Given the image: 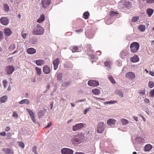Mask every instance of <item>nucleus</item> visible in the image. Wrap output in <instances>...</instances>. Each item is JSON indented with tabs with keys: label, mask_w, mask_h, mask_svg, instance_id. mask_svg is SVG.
Instances as JSON below:
<instances>
[{
	"label": "nucleus",
	"mask_w": 154,
	"mask_h": 154,
	"mask_svg": "<svg viewBox=\"0 0 154 154\" xmlns=\"http://www.w3.org/2000/svg\"><path fill=\"white\" fill-rule=\"evenodd\" d=\"M119 8H122L125 10L129 9L131 8V4L129 0H122L118 3Z\"/></svg>",
	"instance_id": "nucleus-1"
},
{
	"label": "nucleus",
	"mask_w": 154,
	"mask_h": 154,
	"mask_svg": "<svg viewBox=\"0 0 154 154\" xmlns=\"http://www.w3.org/2000/svg\"><path fill=\"white\" fill-rule=\"evenodd\" d=\"M44 32V29L39 24H37L36 27L33 29L32 32L33 34L37 35H43Z\"/></svg>",
	"instance_id": "nucleus-2"
},
{
	"label": "nucleus",
	"mask_w": 154,
	"mask_h": 154,
	"mask_svg": "<svg viewBox=\"0 0 154 154\" xmlns=\"http://www.w3.org/2000/svg\"><path fill=\"white\" fill-rule=\"evenodd\" d=\"M139 44L137 42H133L130 46L131 52L134 53L137 52L139 49Z\"/></svg>",
	"instance_id": "nucleus-3"
},
{
	"label": "nucleus",
	"mask_w": 154,
	"mask_h": 154,
	"mask_svg": "<svg viewBox=\"0 0 154 154\" xmlns=\"http://www.w3.org/2000/svg\"><path fill=\"white\" fill-rule=\"evenodd\" d=\"M105 125L103 122H100L97 125V133L99 134L101 133L104 130Z\"/></svg>",
	"instance_id": "nucleus-4"
},
{
	"label": "nucleus",
	"mask_w": 154,
	"mask_h": 154,
	"mask_svg": "<svg viewBox=\"0 0 154 154\" xmlns=\"http://www.w3.org/2000/svg\"><path fill=\"white\" fill-rule=\"evenodd\" d=\"M84 127V124L83 123L77 124L72 126V130L75 131L79 130Z\"/></svg>",
	"instance_id": "nucleus-5"
},
{
	"label": "nucleus",
	"mask_w": 154,
	"mask_h": 154,
	"mask_svg": "<svg viewBox=\"0 0 154 154\" xmlns=\"http://www.w3.org/2000/svg\"><path fill=\"white\" fill-rule=\"evenodd\" d=\"M83 138V136L81 134H78L74 136L73 140L76 143L81 142Z\"/></svg>",
	"instance_id": "nucleus-6"
},
{
	"label": "nucleus",
	"mask_w": 154,
	"mask_h": 154,
	"mask_svg": "<svg viewBox=\"0 0 154 154\" xmlns=\"http://www.w3.org/2000/svg\"><path fill=\"white\" fill-rule=\"evenodd\" d=\"M15 68L12 66H8L6 67L5 69L7 74L10 75L12 74L14 71Z\"/></svg>",
	"instance_id": "nucleus-7"
},
{
	"label": "nucleus",
	"mask_w": 154,
	"mask_h": 154,
	"mask_svg": "<svg viewBox=\"0 0 154 154\" xmlns=\"http://www.w3.org/2000/svg\"><path fill=\"white\" fill-rule=\"evenodd\" d=\"M61 152L62 154H73V151L70 149L65 148L61 149Z\"/></svg>",
	"instance_id": "nucleus-8"
},
{
	"label": "nucleus",
	"mask_w": 154,
	"mask_h": 154,
	"mask_svg": "<svg viewBox=\"0 0 154 154\" xmlns=\"http://www.w3.org/2000/svg\"><path fill=\"white\" fill-rule=\"evenodd\" d=\"M0 20L1 24L5 26L7 25L9 23V19L5 17H2L0 18Z\"/></svg>",
	"instance_id": "nucleus-9"
},
{
	"label": "nucleus",
	"mask_w": 154,
	"mask_h": 154,
	"mask_svg": "<svg viewBox=\"0 0 154 154\" xmlns=\"http://www.w3.org/2000/svg\"><path fill=\"white\" fill-rule=\"evenodd\" d=\"M88 85L90 86H97L99 85L98 81L95 80H91L88 81Z\"/></svg>",
	"instance_id": "nucleus-10"
},
{
	"label": "nucleus",
	"mask_w": 154,
	"mask_h": 154,
	"mask_svg": "<svg viewBox=\"0 0 154 154\" xmlns=\"http://www.w3.org/2000/svg\"><path fill=\"white\" fill-rule=\"evenodd\" d=\"M51 0H42L41 1L42 4L44 8H47L51 3Z\"/></svg>",
	"instance_id": "nucleus-11"
},
{
	"label": "nucleus",
	"mask_w": 154,
	"mask_h": 154,
	"mask_svg": "<svg viewBox=\"0 0 154 154\" xmlns=\"http://www.w3.org/2000/svg\"><path fill=\"white\" fill-rule=\"evenodd\" d=\"M104 64L106 69L109 70L111 69V67L112 64V62L111 61H106L104 62Z\"/></svg>",
	"instance_id": "nucleus-12"
},
{
	"label": "nucleus",
	"mask_w": 154,
	"mask_h": 154,
	"mask_svg": "<svg viewBox=\"0 0 154 154\" xmlns=\"http://www.w3.org/2000/svg\"><path fill=\"white\" fill-rule=\"evenodd\" d=\"M60 62V60L58 58L56 59L53 61V64L54 70H56L57 69Z\"/></svg>",
	"instance_id": "nucleus-13"
},
{
	"label": "nucleus",
	"mask_w": 154,
	"mask_h": 154,
	"mask_svg": "<svg viewBox=\"0 0 154 154\" xmlns=\"http://www.w3.org/2000/svg\"><path fill=\"white\" fill-rule=\"evenodd\" d=\"M114 20V19L112 17H106L105 19V22L107 25L111 24Z\"/></svg>",
	"instance_id": "nucleus-14"
},
{
	"label": "nucleus",
	"mask_w": 154,
	"mask_h": 154,
	"mask_svg": "<svg viewBox=\"0 0 154 154\" xmlns=\"http://www.w3.org/2000/svg\"><path fill=\"white\" fill-rule=\"evenodd\" d=\"M5 35L7 36H10L12 33V32L9 28H5L4 30Z\"/></svg>",
	"instance_id": "nucleus-15"
},
{
	"label": "nucleus",
	"mask_w": 154,
	"mask_h": 154,
	"mask_svg": "<svg viewBox=\"0 0 154 154\" xmlns=\"http://www.w3.org/2000/svg\"><path fill=\"white\" fill-rule=\"evenodd\" d=\"M126 76L131 79H133L135 77V75L134 73L132 72H129L126 73Z\"/></svg>",
	"instance_id": "nucleus-16"
},
{
	"label": "nucleus",
	"mask_w": 154,
	"mask_h": 154,
	"mask_svg": "<svg viewBox=\"0 0 154 154\" xmlns=\"http://www.w3.org/2000/svg\"><path fill=\"white\" fill-rule=\"evenodd\" d=\"M3 150L5 154H13L14 153L13 149L11 148H4Z\"/></svg>",
	"instance_id": "nucleus-17"
},
{
	"label": "nucleus",
	"mask_w": 154,
	"mask_h": 154,
	"mask_svg": "<svg viewBox=\"0 0 154 154\" xmlns=\"http://www.w3.org/2000/svg\"><path fill=\"white\" fill-rule=\"evenodd\" d=\"M145 140L143 138H142L140 137H136L135 139V142L137 144L143 143L144 142Z\"/></svg>",
	"instance_id": "nucleus-18"
},
{
	"label": "nucleus",
	"mask_w": 154,
	"mask_h": 154,
	"mask_svg": "<svg viewBox=\"0 0 154 154\" xmlns=\"http://www.w3.org/2000/svg\"><path fill=\"white\" fill-rule=\"evenodd\" d=\"M43 71L45 74H48L50 73V69L48 66L45 65L43 67Z\"/></svg>",
	"instance_id": "nucleus-19"
},
{
	"label": "nucleus",
	"mask_w": 154,
	"mask_h": 154,
	"mask_svg": "<svg viewBox=\"0 0 154 154\" xmlns=\"http://www.w3.org/2000/svg\"><path fill=\"white\" fill-rule=\"evenodd\" d=\"M27 52L28 54H32L35 53L36 52V51L34 48H30L27 49Z\"/></svg>",
	"instance_id": "nucleus-20"
},
{
	"label": "nucleus",
	"mask_w": 154,
	"mask_h": 154,
	"mask_svg": "<svg viewBox=\"0 0 154 154\" xmlns=\"http://www.w3.org/2000/svg\"><path fill=\"white\" fill-rule=\"evenodd\" d=\"M131 62L133 63H136L139 60V58L137 55H134L131 58Z\"/></svg>",
	"instance_id": "nucleus-21"
},
{
	"label": "nucleus",
	"mask_w": 154,
	"mask_h": 154,
	"mask_svg": "<svg viewBox=\"0 0 154 154\" xmlns=\"http://www.w3.org/2000/svg\"><path fill=\"white\" fill-rule=\"evenodd\" d=\"M152 147V146L149 144L146 145L144 147V149L145 151H149L151 150Z\"/></svg>",
	"instance_id": "nucleus-22"
},
{
	"label": "nucleus",
	"mask_w": 154,
	"mask_h": 154,
	"mask_svg": "<svg viewBox=\"0 0 154 154\" xmlns=\"http://www.w3.org/2000/svg\"><path fill=\"white\" fill-rule=\"evenodd\" d=\"M115 93L121 98H122L124 97L123 94L121 90L118 89L116 90L115 91Z\"/></svg>",
	"instance_id": "nucleus-23"
},
{
	"label": "nucleus",
	"mask_w": 154,
	"mask_h": 154,
	"mask_svg": "<svg viewBox=\"0 0 154 154\" xmlns=\"http://www.w3.org/2000/svg\"><path fill=\"white\" fill-rule=\"evenodd\" d=\"M116 122V120L113 119H109L107 120V123L109 125H114Z\"/></svg>",
	"instance_id": "nucleus-24"
},
{
	"label": "nucleus",
	"mask_w": 154,
	"mask_h": 154,
	"mask_svg": "<svg viewBox=\"0 0 154 154\" xmlns=\"http://www.w3.org/2000/svg\"><path fill=\"white\" fill-rule=\"evenodd\" d=\"M30 103V101L29 100L27 99H24L22 100L19 102V103L20 104H29Z\"/></svg>",
	"instance_id": "nucleus-25"
},
{
	"label": "nucleus",
	"mask_w": 154,
	"mask_h": 154,
	"mask_svg": "<svg viewBox=\"0 0 154 154\" xmlns=\"http://www.w3.org/2000/svg\"><path fill=\"white\" fill-rule=\"evenodd\" d=\"M138 29L141 32H143L145 29V26L143 24H140L138 26Z\"/></svg>",
	"instance_id": "nucleus-26"
},
{
	"label": "nucleus",
	"mask_w": 154,
	"mask_h": 154,
	"mask_svg": "<svg viewBox=\"0 0 154 154\" xmlns=\"http://www.w3.org/2000/svg\"><path fill=\"white\" fill-rule=\"evenodd\" d=\"M45 61L42 60H38L35 61L36 64L38 66H41L44 64Z\"/></svg>",
	"instance_id": "nucleus-27"
},
{
	"label": "nucleus",
	"mask_w": 154,
	"mask_h": 154,
	"mask_svg": "<svg viewBox=\"0 0 154 154\" xmlns=\"http://www.w3.org/2000/svg\"><path fill=\"white\" fill-rule=\"evenodd\" d=\"M92 92L94 95H98L100 94V92L99 89L97 88H95L92 89Z\"/></svg>",
	"instance_id": "nucleus-28"
},
{
	"label": "nucleus",
	"mask_w": 154,
	"mask_h": 154,
	"mask_svg": "<svg viewBox=\"0 0 154 154\" xmlns=\"http://www.w3.org/2000/svg\"><path fill=\"white\" fill-rule=\"evenodd\" d=\"M57 80L59 81H62V74L61 73L58 72L56 75Z\"/></svg>",
	"instance_id": "nucleus-29"
},
{
	"label": "nucleus",
	"mask_w": 154,
	"mask_h": 154,
	"mask_svg": "<svg viewBox=\"0 0 154 154\" xmlns=\"http://www.w3.org/2000/svg\"><path fill=\"white\" fill-rule=\"evenodd\" d=\"M45 18L44 15L42 14L40 16L39 18L37 20V21L38 23H41L44 20Z\"/></svg>",
	"instance_id": "nucleus-30"
},
{
	"label": "nucleus",
	"mask_w": 154,
	"mask_h": 154,
	"mask_svg": "<svg viewBox=\"0 0 154 154\" xmlns=\"http://www.w3.org/2000/svg\"><path fill=\"white\" fill-rule=\"evenodd\" d=\"M8 99V97L6 95L2 96L0 99V101L2 103H4Z\"/></svg>",
	"instance_id": "nucleus-31"
},
{
	"label": "nucleus",
	"mask_w": 154,
	"mask_h": 154,
	"mask_svg": "<svg viewBox=\"0 0 154 154\" xmlns=\"http://www.w3.org/2000/svg\"><path fill=\"white\" fill-rule=\"evenodd\" d=\"M153 12V10L151 8H148L146 10V13L149 17H150Z\"/></svg>",
	"instance_id": "nucleus-32"
},
{
	"label": "nucleus",
	"mask_w": 154,
	"mask_h": 154,
	"mask_svg": "<svg viewBox=\"0 0 154 154\" xmlns=\"http://www.w3.org/2000/svg\"><path fill=\"white\" fill-rule=\"evenodd\" d=\"M119 13L116 12L111 11H110V17L112 18V17L116 16Z\"/></svg>",
	"instance_id": "nucleus-33"
},
{
	"label": "nucleus",
	"mask_w": 154,
	"mask_h": 154,
	"mask_svg": "<svg viewBox=\"0 0 154 154\" xmlns=\"http://www.w3.org/2000/svg\"><path fill=\"white\" fill-rule=\"evenodd\" d=\"M3 7L5 11L8 12L9 11V7L7 4H4L3 5Z\"/></svg>",
	"instance_id": "nucleus-34"
},
{
	"label": "nucleus",
	"mask_w": 154,
	"mask_h": 154,
	"mask_svg": "<svg viewBox=\"0 0 154 154\" xmlns=\"http://www.w3.org/2000/svg\"><path fill=\"white\" fill-rule=\"evenodd\" d=\"M120 121L122 123V125H126L128 123V121L125 119H122L120 120Z\"/></svg>",
	"instance_id": "nucleus-35"
},
{
	"label": "nucleus",
	"mask_w": 154,
	"mask_h": 154,
	"mask_svg": "<svg viewBox=\"0 0 154 154\" xmlns=\"http://www.w3.org/2000/svg\"><path fill=\"white\" fill-rule=\"evenodd\" d=\"M35 69L36 71L37 74L38 75H40L42 73L41 69L37 67H35Z\"/></svg>",
	"instance_id": "nucleus-36"
},
{
	"label": "nucleus",
	"mask_w": 154,
	"mask_h": 154,
	"mask_svg": "<svg viewBox=\"0 0 154 154\" xmlns=\"http://www.w3.org/2000/svg\"><path fill=\"white\" fill-rule=\"evenodd\" d=\"M117 101L116 100H111L110 101H108L105 102L104 103V104L105 105H106L108 104H113L116 103Z\"/></svg>",
	"instance_id": "nucleus-37"
},
{
	"label": "nucleus",
	"mask_w": 154,
	"mask_h": 154,
	"mask_svg": "<svg viewBox=\"0 0 154 154\" xmlns=\"http://www.w3.org/2000/svg\"><path fill=\"white\" fill-rule=\"evenodd\" d=\"M89 15V13L88 12H85L83 14V17L85 19H87L88 18Z\"/></svg>",
	"instance_id": "nucleus-38"
},
{
	"label": "nucleus",
	"mask_w": 154,
	"mask_h": 154,
	"mask_svg": "<svg viewBox=\"0 0 154 154\" xmlns=\"http://www.w3.org/2000/svg\"><path fill=\"white\" fill-rule=\"evenodd\" d=\"M109 79L110 80V82L113 84H115L116 83V81L114 79L113 77L111 75H108Z\"/></svg>",
	"instance_id": "nucleus-39"
},
{
	"label": "nucleus",
	"mask_w": 154,
	"mask_h": 154,
	"mask_svg": "<svg viewBox=\"0 0 154 154\" xmlns=\"http://www.w3.org/2000/svg\"><path fill=\"white\" fill-rule=\"evenodd\" d=\"M26 110L28 113L29 114L30 117H32L34 116V113L32 110L28 108L26 109Z\"/></svg>",
	"instance_id": "nucleus-40"
},
{
	"label": "nucleus",
	"mask_w": 154,
	"mask_h": 154,
	"mask_svg": "<svg viewBox=\"0 0 154 154\" xmlns=\"http://www.w3.org/2000/svg\"><path fill=\"white\" fill-rule=\"evenodd\" d=\"M148 86L150 88H153L154 86V82L152 81L149 82L148 83Z\"/></svg>",
	"instance_id": "nucleus-41"
},
{
	"label": "nucleus",
	"mask_w": 154,
	"mask_h": 154,
	"mask_svg": "<svg viewBox=\"0 0 154 154\" xmlns=\"http://www.w3.org/2000/svg\"><path fill=\"white\" fill-rule=\"evenodd\" d=\"M139 17L138 16H134L132 17V22H136L139 19Z\"/></svg>",
	"instance_id": "nucleus-42"
},
{
	"label": "nucleus",
	"mask_w": 154,
	"mask_h": 154,
	"mask_svg": "<svg viewBox=\"0 0 154 154\" xmlns=\"http://www.w3.org/2000/svg\"><path fill=\"white\" fill-rule=\"evenodd\" d=\"M71 83V82L70 81H68L65 82L63 84V86L64 87H66Z\"/></svg>",
	"instance_id": "nucleus-43"
},
{
	"label": "nucleus",
	"mask_w": 154,
	"mask_h": 154,
	"mask_svg": "<svg viewBox=\"0 0 154 154\" xmlns=\"http://www.w3.org/2000/svg\"><path fill=\"white\" fill-rule=\"evenodd\" d=\"M3 86L5 88H6L7 85V84H8V82H7V81H6V80H4L3 81Z\"/></svg>",
	"instance_id": "nucleus-44"
},
{
	"label": "nucleus",
	"mask_w": 154,
	"mask_h": 154,
	"mask_svg": "<svg viewBox=\"0 0 154 154\" xmlns=\"http://www.w3.org/2000/svg\"><path fill=\"white\" fill-rule=\"evenodd\" d=\"M19 145L22 148H24L25 146L24 143L21 142H19Z\"/></svg>",
	"instance_id": "nucleus-45"
},
{
	"label": "nucleus",
	"mask_w": 154,
	"mask_h": 154,
	"mask_svg": "<svg viewBox=\"0 0 154 154\" xmlns=\"http://www.w3.org/2000/svg\"><path fill=\"white\" fill-rule=\"evenodd\" d=\"M12 116L15 118V119H17L18 118V115L16 112H13V114Z\"/></svg>",
	"instance_id": "nucleus-46"
},
{
	"label": "nucleus",
	"mask_w": 154,
	"mask_h": 154,
	"mask_svg": "<svg viewBox=\"0 0 154 154\" xmlns=\"http://www.w3.org/2000/svg\"><path fill=\"white\" fill-rule=\"evenodd\" d=\"M36 146H34L32 148V151L35 153V154H37L36 152Z\"/></svg>",
	"instance_id": "nucleus-47"
},
{
	"label": "nucleus",
	"mask_w": 154,
	"mask_h": 154,
	"mask_svg": "<svg viewBox=\"0 0 154 154\" xmlns=\"http://www.w3.org/2000/svg\"><path fill=\"white\" fill-rule=\"evenodd\" d=\"M78 50V48L76 46H74L72 49V51L73 52H75Z\"/></svg>",
	"instance_id": "nucleus-48"
},
{
	"label": "nucleus",
	"mask_w": 154,
	"mask_h": 154,
	"mask_svg": "<svg viewBox=\"0 0 154 154\" xmlns=\"http://www.w3.org/2000/svg\"><path fill=\"white\" fill-rule=\"evenodd\" d=\"M147 3H154V0H145Z\"/></svg>",
	"instance_id": "nucleus-49"
},
{
	"label": "nucleus",
	"mask_w": 154,
	"mask_h": 154,
	"mask_svg": "<svg viewBox=\"0 0 154 154\" xmlns=\"http://www.w3.org/2000/svg\"><path fill=\"white\" fill-rule=\"evenodd\" d=\"M15 48V45L14 44H12L9 47V48L11 50H13Z\"/></svg>",
	"instance_id": "nucleus-50"
},
{
	"label": "nucleus",
	"mask_w": 154,
	"mask_h": 154,
	"mask_svg": "<svg viewBox=\"0 0 154 154\" xmlns=\"http://www.w3.org/2000/svg\"><path fill=\"white\" fill-rule=\"evenodd\" d=\"M150 94L152 97H154V88L153 90H151L150 92Z\"/></svg>",
	"instance_id": "nucleus-51"
},
{
	"label": "nucleus",
	"mask_w": 154,
	"mask_h": 154,
	"mask_svg": "<svg viewBox=\"0 0 154 154\" xmlns=\"http://www.w3.org/2000/svg\"><path fill=\"white\" fill-rule=\"evenodd\" d=\"M91 109L90 108H88L87 109H85L84 112V113L85 114H87L88 112L89 111V109Z\"/></svg>",
	"instance_id": "nucleus-52"
},
{
	"label": "nucleus",
	"mask_w": 154,
	"mask_h": 154,
	"mask_svg": "<svg viewBox=\"0 0 154 154\" xmlns=\"http://www.w3.org/2000/svg\"><path fill=\"white\" fill-rule=\"evenodd\" d=\"M30 118L31 119L34 123L35 124L36 123V122L35 118L34 116L32 117H30Z\"/></svg>",
	"instance_id": "nucleus-53"
},
{
	"label": "nucleus",
	"mask_w": 154,
	"mask_h": 154,
	"mask_svg": "<svg viewBox=\"0 0 154 154\" xmlns=\"http://www.w3.org/2000/svg\"><path fill=\"white\" fill-rule=\"evenodd\" d=\"M145 90H143V91L140 90L139 91V93L140 94L144 95L145 94Z\"/></svg>",
	"instance_id": "nucleus-54"
},
{
	"label": "nucleus",
	"mask_w": 154,
	"mask_h": 154,
	"mask_svg": "<svg viewBox=\"0 0 154 154\" xmlns=\"http://www.w3.org/2000/svg\"><path fill=\"white\" fill-rule=\"evenodd\" d=\"M21 35H22V36L23 38H26V35H27V33L23 34V31H22L21 32Z\"/></svg>",
	"instance_id": "nucleus-55"
},
{
	"label": "nucleus",
	"mask_w": 154,
	"mask_h": 154,
	"mask_svg": "<svg viewBox=\"0 0 154 154\" xmlns=\"http://www.w3.org/2000/svg\"><path fill=\"white\" fill-rule=\"evenodd\" d=\"M144 102L147 103H148L149 102V100L147 98H146L144 99Z\"/></svg>",
	"instance_id": "nucleus-56"
},
{
	"label": "nucleus",
	"mask_w": 154,
	"mask_h": 154,
	"mask_svg": "<svg viewBox=\"0 0 154 154\" xmlns=\"http://www.w3.org/2000/svg\"><path fill=\"white\" fill-rule=\"evenodd\" d=\"M85 100H86V99H83L79 100H77V101H76V102H77V103L81 102H82L85 101Z\"/></svg>",
	"instance_id": "nucleus-57"
},
{
	"label": "nucleus",
	"mask_w": 154,
	"mask_h": 154,
	"mask_svg": "<svg viewBox=\"0 0 154 154\" xmlns=\"http://www.w3.org/2000/svg\"><path fill=\"white\" fill-rule=\"evenodd\" d=\"M0 135L2 136H5L6 135V133L5 131L0 132Z\"/></svg>",
	"instance_id": "nucleus-58"
},
{
	"label": "nucleus",
	"mask_w": 154,
	"mask_h": 154,
	"mask_svg": "<svg viewBox=\"0 0 154 154\" xmlns=\"http://www.w3.org/2000/svg\"><path fill=\"white\" fill-rule=\"evenodd\" d=\"M10 130V128L9 127L7 126L5 128V130L6 131H8Z\"/></svg>",
	"instance_id": "nucleus-59"
},
{
	"label": "nucleus",
	"mask_w": 154,
	"mask_h": 154,
	"mask_svg": "<svg viewBox=\"0 0 154 154\" xmlns=\"http://www.w3.org/2000/svg\"><path fill=\"white\" fill-rule=\"evenodd\" d=\"M83 31V29H81L78 30H77L75 32L77 33H81Z\"/></svg>",
	"instance_id": "nucleus-60"
},
{
	"label": "nucleus",
	"mask_w": 154,
	"mask_h": 154,
	"mask_svg": "<svg viewBox=\"0 0 154 154\" xmlns=\"http://www.w3.org/2000/svg\"><path fill=\"white\" fill-rule=\"evenodd\" d=\"M3 33L2 31H0V40L3 38Z\"/></svg>",
	"instance_id": "nucleus-61"
},
{
	"label": "nucleus",
	"mask_w": 154,
	"mask_h": 154,
	"mask_svg": "<svg viewBox=\"0 0 154 154\" xmlns=\"http://www.w3.org/2000/svg\"><path fill=\"white\" fill-rule=\"evenodd\" d=\"M133 119L135 120L137 122L138 121V118L137 117L135 116H133Z\"/></svg>",
	"instance_id": "nucleus-62"
},
{
	"label": "nucleus",
	"mask_w": 154,
	"mask_h": 154,
	"mask_svg": "<svg viewBox=\"0 0 154 154\" xmlns=\"http://www.w3.org/2000/svg\"><path fill=\"white\" fill-rule=\"evenodd\" d=\"M51 125V123H49L48 124V125L45 127V128H48L50 127Z\"/></svg>",
	"instance_id": "nucleus-63"
},
{
	"label": "nucleus",
	"mask_w": 154,
	"mask_h": 154,
	"mask_svg": "<svg viewBox=\"0 0 154 154\" xmlns=\"http://www.w3.org/2000/svg\"><path fill=\"white\" fill-rule=\"evenodd\" d=\"M149 74L151 75L154 76V72H149Z\"/></svg>",
	"instance_id": "nucleus-64"
}]
</instances>
